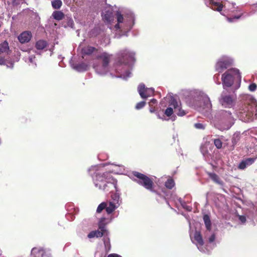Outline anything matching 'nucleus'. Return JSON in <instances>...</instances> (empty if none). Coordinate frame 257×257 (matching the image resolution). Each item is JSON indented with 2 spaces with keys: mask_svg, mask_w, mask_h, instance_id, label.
<instances>
[{
  "mask_svg": "<svg viewBox=\"0 0 257 257\" xmlns=\"http://www.w3.org/2000/svg\"><path fill=\"white\" fill-rule=\"evenodd\" d=\"M94 184L96 187L104 191H112L111 189H116L117 181L107 172L96 175Z\"/></svg>",
  "mask_w": 257,
  "mask_h": 257,
  "instance_id": "obj_1",
  "label": "nucleus"
},
{
  "mask_svg": "<svg viewBox=\"0 0 257 257\" xmlns=\"http://www.w3.org/2000/svg\"><path fill=\"white\" fill-rule=\"evenodd\" d=\"M241 75L238 69L236 68L228 69L221 76L223 88L231 87L235 79L238 81V87H239L241 82Z\"/></svg>",
  "mask_w": 257,
  "mask_h": 257,
  "instance_id": "obj_2",
  "label": "nucleus"
},
{
  "mask_svg": "<svg viewBox=\"0 0 257 257\" xmlns=\"http://www.w3.org/2000/svg\"><path fill=\"white\" fill-rule=\"evenodd\" d=\"M133 174L137 178V179L135 180L136 182L144 187L147 190L161 196V194L154 189L155 184L153 178H151L146 175L137 171L133 172Z\"/></svg>",
  "mask_w": 257,
  "mask_h": 257,
  "instance_id": "obj_3",
  "label": "nucleus"
},
{
  "mask_svg": "<svg viewBox=\"0 0 257 257\" xmlns=\"http://www.w3.org/2000/svg\"><path fill=\"white\" fill-rule=\"evenodd\" d=\"M134 55L133 53L126 49L121 50L117 54L116 63L118 65H126L135 61Z\"/></svg>",
  "mask_w": 257,
  "mask_h": 257,
  "instance_id": "obj_4",
  "label": "nucleus"
},
{
  "mask_svg": "<svg viewBox=\"0 0 257 257\" xmlns=\"http://www.w3.org/2000/svg\"><path fill=\"white\" fill-rule=\"evenodd\" d=\"M111 55L106 52L102 53L96 56L97 59L102 60V65L101 67L94 65L93 67L98 73L102 74L106 71L107 67L110 62Z\"/></svg>",
  "mask_w": 257,
  "mask_h": 257,
  "instance_id": "obj_5",
  "label": "nucleus"
},
{
  "mask_svg": "<svg viewBox=\"0 0 257 257\" xmlns=\"http://www.w3.org/2000/svg\"><path fill=\"white\" fill-rule=\"evenodd\" d=\"M232 64V61L227 57H222L219 59L215 65V70L219 73H221L223 71Z\"/></svg>",
  "mask_w": 257,
  "mask_h": 257,
  "instance_id": "obj_6",
  "label": "nucleus"
},
{
  "mask_svg": "<svg viewBox=\"0 0 257 257\" xmlns=\"http://www.w3.org/2000/svg\"><path fill=\"white\" fill-rule=\"evenodd\" d=\"M233 99L231 95L223 92L219 98V102L225 107L230 108L233 104Z\"/></svg>",
  "mask_w": 257,
  "mask_h": 257,
  "instance_id": "obj_7",
  "label": "nucleus"
},
{
  "mask_svg": "<svg viewBox=\"0 0 257 257\" xmlns=\"http://www.w3.org/2000/svg\"><path fill=\"white\" fill-rule=\"evenodd\" d=\"M138 92L142 98H147L153 95L154 89L146 88L144 84H140L138 88Z\"/></svg>",
  "mask_w": 257,
  "mask_h": 257,
  "instance_id": "obj_8",
  "label": "nucleus"
},
{
  "mask_svg": "<svg viewBox=\"0 0 257 257\" xmlns=\"http://www.w3.org/2000/svg\"><path fill=\"white\" fill-rule=\"evenodd\" d=\"M32 36L31 32L25 31L18 36V40L21 43L24 44L29 42L32 38Z\"/></svg>",
  "mask_w": 257,
  "mask_h": 257,
  "instance_id": "obj_9",
  "label": "nucleus"
},
{
  "mask_svg": "<svg viewBox=\"0 0 257 257\" xmlns=\"http://www.w3.org/2000/svg\"><path fill=\"white\" fill-rule=\"evenodd\" d=\"M209 178L215 183L222 185L223 183L219 176L214 173L207 172Z\"/></svg>",
  "mask_w": 257,
  "mask_h": 257,
  "instance_id": "obj_10",
  "label": "nucleus"
},
{
  "mask_svg": "<svg viewBox=\"0 0 257 257\" xmlns=\"http://www.w3.org/2000/svg\"><path fill=\"white\" fill-rule=\"evenodd\" d=\"M97 50V49L95 48L88 46L82 48V53L83 55H90Z\"/></svg>",
  "mask_w": 257,
  "mask_h": 257,
  "instance_id": "obj_11",
  "label": "nucleus"
},
{
  "mask_svg": "<svg viewBox=\"0 0 257 257\" xmlns=\"http://www.w3.org/2000/svg\"><path fill=\"white\" fill-rule=\"evenodd\" d=\"M210 4L211 5V8L212 10L218 12H221L222 10L223 7L222 4L218 2H215L212 0L210 1Z\"/></svg>",
  "mask_w": 257,
  "mask_h": 257,
  "instance_id": "obj_12",
  "label": "nucleus"
},
{
  "mask_svg": "<svg viewBox=\"0 0 257 257\" xmlns=\"http://www.w3.org/2000/svg\"><path fill=\"white\" fill-rule=\"evenodd\" d=\"M48 46L47 42L45 40H40L35 44V47L37 50H43Z\"/></svg>",
  "mask_w": 257,
  "mask_h": 257,
  "instance_id": "obj_13",
  "label": "nucleus"
},
{
  "mask_svg": "<svg viewBox=\"0 0 257 257\" xmlns=\"http://www.w3.org/2000/svg\"><path fill=\"white\" fill-rule=\"evenodd\" d=\"M203 218L206 229L208 231H210L211 229V222L209 216L208 214H205Z\"/></svg>",
  "mask_w": 257,
  "mask_h": 257,
  "instance_id": "obj_14",
  "label": "nucleus"
},
{
  "mask_svg": "<svg viewBox=\"0 0 257 257\" xmlns=\"http://www.w3.org/2000/svg\"><path fill=\"white\" fill-rule=\"evenodd\" d=\"M52 16L56 20L60 21L64 19V14L61 11H56L53 13Z\"/></svg>",
  "mask_w": 257,
  "mask_h": 257,
  "instance_id": "obj_15",
  "label": "nucleus"
},
{
  "mask_svg": "<svg viewBox=\"0 0 257 257\" xmlns=\"http://www.w3.org/2000/svg\"><path fill=\"white\" fill-rule=\"evenodd\" d=\"M194 239L197 241V243L200 245H203L204 241L202 235L200 232L196 231L194 233Z\"/></svg>",
  "mask_w": 257,
  "mask_h": 257,
  "instance_id": "obj_16",
  "label": "nucleus"
},
{
  "mask_svg": "<svg viewBox=\"0 0 257 257\" xmlns=\"http://www.w3.org/2000/svg\"><path fill=\"white\" fill-rule=\"evenodd\" d=\"M247 110L250 111V114L253 115L254 113L256 117H257V104L253 103L249 105L247 107Z\"/></svg>",
  "mask_w": 257,
  "mask_h": 257,
  "instance_id": "obj_17",
  "label": "nucleus"
},
{
  "mask_svg": "<svg viewBox=\"0 0 257 257\" xmlns=\"http://www.w3.org/2000/svg\"><path fill=\"white\" fill-rule=\"evenodd\" d=\"M75 68L78 71H84L88 69V65L84 63H81L76 65Z\"/></svg>",
  "mask_w": 257,
  "mask_h": 257,
  "instance_id": "obj_18",
  "label": "nucleus"
},
{
  "mask_svg": "<svg viewBox=\"0 0 257 257\" xmlns=\"http://www.w3.org/2000/svg\"><path fill=\"white\" fill-rule=\"evenodd\" d=\"M9 49V44L7 41H4L0 44V54L7 52Z\"/></svg>",
  "mask_w": 257,
  "mask_h": 257,
  "instance_id": "obj_19",
  "label": "nucleus"
},
{
  "mask_svg": "<svg viewBox=\"0 0 257 257\" xmlns=\"http://www.w3.org/2000/svg\"><path fill=\"white\" fill-rule=\"evenodd\" d=\"M105 220V218L104 217H102L100 218L98 223L99 230L104 232V233L106 231V230L105 229V224L104 223Z\"/></svg>",
  "mask_w": 257,
  "mask_h": 257,
  "instance_id": "obj_20",
  "label": "nucleus"
},
{
  "mask_svg": "<svg viewBox=\"0 0 257 257\" xmlns=\"http://www.w3.org/2000/svg\"><path fill=\"white\" fill-rule=\"evenodd\" d=\"M115 208L116 206L115 204L113 203L110 202L108 206L106 205L105 210L108 214H110L114 211Z\"/></svg>",
  "mask_w": 257,
  "mask_h": 257,
  "instance_id": "obj_21",
  "label": "nucleus"
},
{
  "mask_svg": "<svg viewBox=\"0 0 257 257\" xmlns=\"http://www.w3.org/2000/svg\"><path fill=\"white\" fill-rule=\"evenodd\" d=\"M165 187L169 189H172L175 186V182L172 178L168 179L165 183Z\"/></svg>",
  "mask_w": 257,
  "mask_h": 257,
  "instance_id": "obj_22",
  "label": "nucleus"
},
{
  "mask_svg": "<svg viewBox=\"0 0 257 257\" xmlns=\"http://www.w3.org/2000/svg\"><path fill=\"white\" fill-rule=\"evenodd\" d=\"M52 7L55 9H59L62 5V2L61 0H54L52 1Z\"/></svg>",
  "mask_w": 257,
  "mask_h": 257,
  "instance_id": "obj_23",
  "label": "nucleus"
},
{
  "mask_svg": "<svg viewBox=\"0 0 257 257\" xmlns=\"http://www.w3.org/2000/svg\"><path fill=\"white\" fill-rule=\"evenodd\" d=\"M104 244L105 246V251L108 252L111 248V244L109 238L104 239Z\"/></svg>",
  "mask_w": 257,
  "mask_h": 257,
  "instance_id": "obj_24",
  "label": "nucleus"
},
{
  "mask_svg": "<svg viewBox=\"0 0 257 257\" xmlns=\"http://www.w3.org/2000/svg\"><path fill=\"white\" fill-rule=\"evenodd\" d=\"M106 207V202H102L100 203L98 206L97 207L96 212L97 213H100L103 209H105Z\"/></svg>",
  "mask_w": 257,
  "mask_h": 257,
  "instance_id": "obj_25",
  "label": "nucleus"
},
{
  "mask_svg": "<svg viewBox=\"0 0 257 257\" xmlns=\"http://www.w3.org/2000/svg\"><path fill=\"white\" fill-rule=\"evenodd\" d=\"M214 144L217 149H221L222 146V142L219 139H214L213 141Z\"/></svg>",
  "mask_w": 257,
  "mask_h": 257,
  "instance_id": "obj_26",
  "label": "nucleus"
},
{
  "mask_svg": "<svg viewBox=\"0 0 257 257\" xmlns=\"http://www.w3.org/2000/svg\"><path fill=\"white\" fill-rule=\"evenodd\" d=\"M170 105H171V106H173L174 107V108L175 110H177L176 109H178V107H180L178 102L175 99H172L171 100V102H170Z\"/></svg>",
  "mask_w": 257,
  "mask_h": 257,
  "instance_id": "obj_27",
  "label": "nucleus"
},
{
  "mask_svg": "<svg viewBox=\"0 0 257 257\" xmlns=\"http://www.w3.org/2000/svg\"><path fill=\"white\" fill-rule=\"evenodd\" d=\"M255 159V158H249L244 160V161L245 162L246 166H249L254 162Z\"/></svg>",
  "mask_w": 257,
  "mask_h": 257,
  "instance_id": "obj_28",
  "label": "nucleus"
},
{
  "mask_svg": "<svg viewBox=\"0 0 257 257\" xmlns=\"http://www.w3.org/2000/svg\"><path fill=\"white\" fill-rule=\"evenodd\" d=\"M117 21L118 23H122L123 21V17L122 15L119 12H117L116 14Z\"/></svg>",
  "mask_w": 257,
  "mask_h": 257,
  "instance_id": "obj_29",
  "label": "nucleus"
},
{
  "mask_svg": "<svg viewBox=\"0 0 257 257\" xmlns=\"http://www.w3.org/2000/svg\"><path fill=\"white\" fill-rule=\"evenodd\" d=\"M177 110H175L177 114L179 116H183L186 113L184 110H183L180 107H178V109H176Z\"/></svg>",
  "mask_w": 257,
  "mask_h": 257,
  "instance_id": "obj_30",
  "label": "nucleus"
},
{
  "mask_svg": "<svg viewBox=\"0 0 257 257\" xmlns=\"http://www.w3.org/2000/svg\"><path fill=\"white\" fill-rule=\"evenodd\" d=\"M173 113V109L172 107H168L165 111V114L167 116H170Z\"/></svg>",
  "mask_w": 257,
  "mask_h": 257,
  "instance_id": "obj_31",
  "label": "nucleus"
},
{
  "mask_svg": "<svg viewBox=\"0 0 257 257\" xmlns=\"http://www.w3.org/2000/svg\"><path fill=\"white\" fill-rule=\"evenodd\" d=\"M146 103L144 101L138 102L136 105V108L137 109H141L146 105Z\"/></svg>",
  "mask_w": 257,
  "mask_h": 257,
  "instance_id": "obj_32",
  "label": "nucleus"
},
{
  "mask_svg": "<svg viewBox=\"0 0 257 257\" xmlns=\"http://www.w3.org/2000/svg\"><path fill=\"white\" fill-rule=\"evenodd\" d=\"M256 88L257 85L255 83H254L250 84L248 86V89L251 92L255 91L256 89Z\"/></svg>",
  "mask_w": 257,
  "mask_h": 257,
  "instance_id": "obj_33",
  "label": "nucleus"
},
{
  "mask_svg": "<svg viewBox=\"0 0 257 257\" xmlns=\"http://www.w3.org/2000/svg\"><path fill=\"white\" fill-rule=\"evenodd\" d=\"M246 166H247L246 165L245 162H244V160H243L239 163L238 165V168L239 169L243 170L246 167Z\"/></svg>",
  "mask_w": 257,
  "mask_h": 257,
  "instance_id": "obj_34",
  "label": "nucleus"
},
{
  "mask_svg": "<svg viewBox=\"0 0 257 257\" xmlns=\"http://www.w3.org/2000/svg\"><path fill=\"white\" fill-rule=\"evenodd\" d=\"M95 232L96 233V237H102L105 233L100 230H95Z\"/></svg>",
  "mask_w": 257,
  "mask_h": 257,
  "instance_id": "obj_35",
  "label": "nucleus"
},
{
  "mask_svg": "<svg viewBox=\"0 0 257 257\" xmlns=\"http://www.w3.org/2000/svg\"><path fill=\"white\" fill-rule=\"evenodd\" d=\"M194 126L197 129L203 130L205 128L204 126L201 123H195Z\"/></svg>",
  "mask_w": 257,
  "mask_h": 257,
  "instance_id": "obj_36",
  "label": "nucleus"
},
{
  "mask_svg": "<svg viewBox=\"0 0 257 257\" xmlns=\"http://www.w3.org/2000/svg\"><path fill=\"white\" fill-rule=\"evenodd\" d=\"M242 16V14L241 15H240L239 16H235L233 18H227V20L228 22L231 23V22H233V20L234 19H239Z\"/></svg>",
  "mask_w": 257,
  "mask_h": 257,
  "instance_id": "obj_37",
  "label": "nucleus"
},
{
  "mask_svg": "<svg viewBox=\"0 0 257 257\" xmlns=\"http://www.w3.org/2000/svg\"><path fill=\"white\" fill-rule=\"evenodd\" d=\"M96 233L95 231H92L89 234H88L87 236L89 238H93L94 237H96Z\"/></svg>",
  "mask_w": 257,
  "mask_h": 257,
  "instance_id": "obj_38",
  "label": "nucleus"
},
{
  "mask_svg": "<svg viewBox=\"0 0 257 257\" xmlns=\"http://www.w3.org/2000/svg\"><path fill=\"white\" fill-rule=\"evenodd\" d=\"M215 239V234L213 233L209 238L208 241L210 243H212V242H214Z\"/></svg>",
  "mask_w": 257,
  "mask_h": 257,
  "instance_id": "obj_39",
  "label": "nucleus"
},
{
  "mask_svg": "<svg viewBox=\"0 0 257 257\" xmlns=\"http://www.w3.org/2000/svg\"><path fill=\"white\" fill-rule=\"evenodd\" d=\"M104 19L107 22H110L111 21V17L109 14H105L104 17Z\"/></svg>",
  "mask_w": 257,
  "mask_h": 257,
  "instance_id": "obj_40",
  "label": "nucleus"
},
{
  "mask_svg": "<svg viewBox=\"0 0 257 257\" xmlns=\"http://www.w3.org/2000/svg\"><path fill=\"white\" fill-rule=\"evenodd\" d=\"M35 58H36L35 56L34 55H32L29 57V59L31 63H33L34 62Z\"/></svg>",
  "mask_w": 257,
  "mask_h": 257,
  "instance_id": "obj_41",
  "label": "nucleus"
},
{
  "mask_svg": "<svg viewBox=\"0 0 257 257\" xmlns=\"http://www.w3.org/2000/svg\"><path fill=\"white\" fill-rule=\"evenodd\" d=\"M239 220L243 223H244L246 221V217L244 216H240Z\"/></svg>",
  "mask_w": 257,
  "mask_h": 257,
  "instance_id": "obj_42",
  "label": "nucleus"
},
{
  "mask_svg": "<svg viewBox=\"0 0 257 257\" xmlns=\"http://www.w3.org/2000/svg\"><path fill=\"white\" fill-rule=\"evenodd\" d=\"M107 257H121L120 255H118L116 253H111L109 254Z\"/></svg>",
  "mask_w": 257,
  "mask_h": 257,
  "instance_id": "obj_43",
  "label": "nucleus"
},
{
  "mask_svg": "<svg viewBox=\"0 0 257 257\" xmlns=\"http://www.w3.org/2000/svg\"><path fill=\"white\" fill-rule=\"evenodd\" d=\"M206 105L207 108H210L211 106V104L209 99L206 100Z\"/></svg>",
  "mask_w": 257,
  "mask_h": 257,
  "instance_id": "obj_44",
  "label": "nucleus"
},
{
  "mask_svg": "<svg viewBox=\"0 0 257 257\" xmlns=\"http://www.w3.org/2000/svg\"><path fill=\"white\" fill-rule=\"evenodd\" d=\"M157 102V101L155 99H152L151 101L150 102L149 104L150 105H151V103H152V105L156 104Z\"/></svg>",
  "mask_w": 257,
  "mask_h": 257,
  "instance_id": "obj_45",
  "label": "nucleus"
},
{
  "mask_svg": "<svg viewBox=\"0 0 257 257\" xmlns=\"http://www.w3.org/2000/svg\"><path fill=\"white\" fill-rule=\"evenodd\" d=\"M5 59L3 58H0V65H5Z\"/></svg>",
  "mask_w": 257,
  "mask_h": 257,
  "instance_id": "obj_46",
  "label": "nucleus"
},
{
  "mask_svg": "<svg viewBox=\"0 0 257 257\" xmlns=\"http://www.w3.org/2000/svg\"><path fill=\"white\" fill-rule=\"evenodd\" d=\"M119 24V23H117V24H116L115 25V27L116 29H119V28H120Z\"/></svg>",
  "mask_w": 257,
  "mask_h": 257,
  "instance_id": "obj_47",
  "label": "nucleus"
},
{
  "mask_svg": "<svg viewBox=\"0 0 257 257\" xmlns=\"http://www.w3.org/2000/svg\"><path fill=\"white\" fill-rule=\"evenodd\" d=\"M150 112H152V113H153V112H155V108H153V107H152V108H151V109H150Z\"/></svg>",
  "mask_w": 257,
  "mask_h": 257,
  "instance_id": "obj_48",
  "label": "nucleus"
},
{
  "mask_svg": "<svg viewBox=\"0 0 257 257\" xmlns=\"http://www.w3.org/2000/svg\"><path fill=\"white\" fill-rule=\"evenodd\" d=\"M219 74H215L214 75V77H217V78L219 77Z\"/></svg>",
  "mask_w": 257,
  "mask_h": 257,
  "instance_id": "obj_49",
  "label": "nucleus"
},
{
  "mask_svg": "<svg viewBox=\"0 0 257 257\" xmlns=\"http://www.w3.org/2000/svg\"><path fill=\"white\" fill-rule=\"evenodd\" d=\"M158 118H161L159 114H158Z\"/></svg>",
  "mask_w": 257,
  "mask_h": 257,
  "instance_id": "obj_50",
  "label": "nucleus"
},
{
  "mask_svg": "<svg viewBox=\"0 0 257 257\" xmlns=\"http://www.w3.org/2000/svg\"><path fill=\"white\" fill-rule=\"evenodd\" d=\"M232 142L233 144H234V143H235L234 142L233 140L232 141Z\"/></svg>",
  "mask_w": 257,
  "mask_h": 257,
  "instance_id": "obj_51",
  "label": "nucleus"
},
{
  "mask_svg": "<svg viewBox=\"0 0 257 257\" xmlns=\"http://www.w3.org/2000/svg\"><path fill=\"white\" fill-rule=\"evenodd\" d=\"M16 1V0H13V2H15Z\"/></svg>",
  "mask_w": 257,
  "mask_h": 257,
  "instance_id": "obj_52",
  "label": "nucleus"
}]
</instances>
